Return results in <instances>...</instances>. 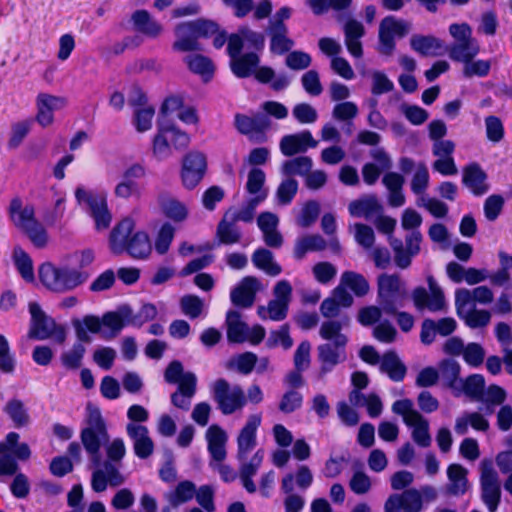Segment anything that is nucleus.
Listing matches in <instances>:
<instances>
[{
	"label": "nucleus",
	"instance_id": "obj_1",
	"mask_svg": "<svg viewBox=\"0 0 512 512\" xmlns=\"http://www.w3.org/2000/svg\"><path fill=\"white\" fill-rule=\"evenodd\" d=\"M134 228V221L124 218L111 230L108 242L113 254L126 252L134 259H145L150 255L152 247L148 234L134 231Z\"/></svg>",
	"mask_w": 512,
	"mask_h": 512
},
{
	"label": "nucleus",
	"instance_id": "obj_2",
	"mask_svg": "<svg viewBox=\"0 0 512 512\" xmlns=\"http://www.w3.org/2000/svg\"><path fill=\"white\" fill-rule=\"evenodd\" d=\"M129 316V305H121L115 311L106 312L100 319L95 315H86L82 320L72 321L77 340L90 343L92 341L88 332L102 333L104 339L115 338L126 326L125 318Z\"/></svg>",
	"mask_w": 512,
	"mask_h": 512
},
{
	"label": "nucleus",
	"instance_id": "obj_3",
	"mask_svg": "<svg viewBox=\"0 0 512 512\" xmlns=\"http://www.w3.org/2000/svg\"><path fill=\"white\" fill-rule=\"evenodd\" d=\"M409 299L407 283L399 274L382 273L377 277V303L384 314L394 315Z\"/></svg>",
	"mask_w": 512,
	"mask_h": 512
},
{
	"label": "nucleus",
	"instance_id": "obj_4",
	"mask_svg": "<svg viewBox=\"0 0 512 512\" xmlns=\"http://www.w3.org/2000/svg\"><path fill=\"white\" fill-rule=\"evenodd\" d=\"M219 31V25L208 19H197L194 21L182 22L175 27L176 41L173 49L179 52H192L201 50L199 38H208Z\"/></svg>",
	"mask_w": 512,
	"mask_h": 512
},
{
	"label": "nucleus",
	"instance_id": "obj_5",
	"mask_svg": "<svg viewBox=\"0 0 512 512\" xmlns=\"http://www.w3.org/2000/svg\"><path fill=\"white\" fill-rule=\"evenodd\" d=\"M9 213L14 225L22 230L37 248H44L48 243V234L43 225L34 217V207L24 205L18 197L12 199Z\"/></svg>",
	"mask_w": 512,
	"mask_h": 512
},
{
	"label": "nucleus",
	"instance_id": "obj_6",
	"mask_svg": "<svg viewBox=\"0 0 512 512\" xmlns=\"http://www.w3.org/2000/svg\"><path fill=\"white\" fill-rule=\"evenodd\" d=\"M39 279L51 291L63 293L75 289L88 279V274L69 267L44 263L39 268Z\"/></svg>",
	"mask_w": 512,
	"mask_h": 512
},
{
	"label": "nucleus",
	"instance_id": "obj_7",
	"mask_svg": "<svg viewBox=\"0 0 512 512\" xmlns=\"http://www.w3.org/2000/svg\"><path fill=\"white\" fill-rule=\"evenodd\" d=\"M31 314V323L28 336L32 339L46 340L53 338L58 344H63L66 340V329L58 325L55 320L48 316L36 302L29 304Z\"/></svg>",
	"mask_w": 512,
	"mask_h": 512
},
{
	"label": "nucleus",
	"instance_id": "obj_8",
	"mask_svg": "<svg viewBox=\"0 0 512 512\" xmlns=\"http://www.w3.org/2000/svg\"><path fill=\"white\" fill-rule=\"evenodd\" d=\"M19 434L9 432L0 442V476L16 475L19 469L17 460L26 461L31 450L26 443H19Z\"/></svg>",
	"mask_w": 512,
	"mask_h": 512
},
{
	"label": "nucleus",
	"instance_id": "obj_9",
	"mask_svg": "<svg viewBox=\"0 0 512 512\" xmlns=\"http://www.w3.org/2000/svg\"><path fill=\"white\" fill-rule=\"evenodd\" d=\"M212 398L217 408L224 415H231L241 410L246 404V396L239 385L231 386L224 378H219L211 385Z\"/></svg>",
	"mask_w": 512,
	"mask_h": 512
},
{
	"label": "nucleus",
	"instance_id": "obj_10",
	"mask_svg": "<svg viewBox=\"0 0 512 512\" xmlns=\"http://www.w3.org/2000/svg\"><path fill=\"white\" fill-rule=\"evenodd\" d=\"M383 208L375 197H367L352 201L349 204V212L354 217H364L373 221L378 231L390 234L396 226V220L382 215Z\"/></svg>",
	"mask_w": 512,
	"mask_h": 512
},
{
	"label": "nucleus",
	"instance_id": "obj_11",
	"mask_svg": "<svg viewBox=\"0 0 512 512\" xmlns=\"http://www.w3.org/2000/svg\"><path fill=\"white\" fill-rule=\"evenodd\" d=\"M411 30V23L389 15L379 25V53L390 56L395 50V38L405 37Z\"/></svg>",
	"mask_w": 512,
	"mask_h": 512
},
{
	"label": "nucleus",
	"instance_id": "obj_12",
	"mask_svg": "<svg viewBox=\"0 0 512 512\" xmlns=\"http://www.w3.org/2000/svg\"><path fill=\"white\" fill-rule=\"evenodd\" d=\"M236 130L255 143H263L267 140V131L271 127L269 116L264 113H255L251 116L237 113L234 116Z\"/></svg>",
	"mask_w": 512,
	"mask_h": 512
},
{
	"label": "nucleus",
	"instance_id": "obj_13",
	"mask_svg": "<svg viewBox=\"0 0 512 512\" xmlns=\"http://www.w3.org/2000/svg\"><path fill=\"white\" fill-rule=\"evenodd\" d=\"M429 292L426 288L416 287L411 294L414 306L418 311L427 309L430 312H445L447 303L441 287L432 276L427 278Z\"/></svg>",
	"mask_w": 512,
	"mask_h": 512
},
{
	"label": "nucleus",
	"instance_id": "obj_14",
	"mask_svg": "<svg viewBox=\"0 0 512 512\" xmlns=\"http://www.w3.org/2000/svg\"><path fill=\"white\" fill-rule=\"evenodd\" d=\"M481 499L490 512H495L501 500V484L498 473L490 461L481 463Z\"/></svg>",
	"mask_w": 512,
	"mask_h": 512
},
{
	"label": "nucleus",
	"instance_id": "obj_15",
	"mask_svg": "<svg viewBox=\"0 0 512 512\" xmlns=\"http://www.w3.org/2000/svg\"><path fill=\"white\" fill-rule=\"evenodd\" d=\"M348 337L338 338L337 343H324L317 347V358L320 363L319 377H324L347 359L346 345Z\"/></svg>",
	"mask_w": 512,
	"mask_h": 512
},
{
	"label": "nucleus",
	"instance_id": "obj_16",
	"mask_svg": "<svg viewBox=\"0 0 512 512\" xmlns=\"http://www.w3.org/2000/svg\"><path fill=\"white\" fill-rule=\"evenodd\" d=\"M78 203L94 219L97 230L107 229L112 221V215L107 207L104 194H75Z\"/></svg>",
	"mask_w": 512,
	"mask_h": 512
},
{
	"label": "nucleus",
	"instance_id": "obj_17",
	"mask_svg": "<svg viewBox=\"0 0 512 512\" xmlns=\"http://www.w3.org/2000/svg\"><path fill=\"white\" fill-rule=\"evenodd\" d=\"M313 161L308 156H299L287 160L282 164L281 172L284 176L276 192H297L298 181L295 175L305 176L310 172Z\"/></svg>",
	"mask_w": 512,
	"mask_h": 512
},
{
	"label": "nucleus",
	"instance_id": "obj_18",
	"mask_svg": "<svg viewBox=\"0 0 512 512\" xmlns=\"http://www.w3.org/2000/svg\"><path fill=\"white\" fill-rule=\"evenodd\" d=\"M337 21L342 24L344 43L348 52L355 58L363 56L361 39L365 36L366 30L362 22L352 17L339 15Z\"/></svg>",
	"mask_w": 512,
	"mask_h": 512
},
{
	"label": "nucleus",
	"instance_id": "obj_19",
	"mask_svg": "<svg viewBox=\"0 0 512 512\" xmlns=\"http://www.w3.org/2000/svg\"><path fill=\"white\" fill-rule=\"evenodd\" d=\"M207 168L206 157L203 153L192 151L188 153L182 164L181 178L186 189H194L202 180Z\"/></svg>",
	"mask_w": 512,
	"mask_h": 512
},
{
	"label": "nucleus",
	"instance_id": "obj_20",
	"mask_svg": "<svg viewBox=\"0 0 512 512\" xmlns=\"http://www.w3.org/2000/svg\"><path fill=\"white\" fill-rule=\"evenodd\" d=\"M119 463L111 461H101L100 466H95L92 473L91 486L97 492H103L107 486L118 487L125 482V477L119 471Z\"/></svg>",
	"mask_w": 512,
	"mask_h": 512
},
{
	"label": "nucleus",
	"instance_id": "obj_21",
	"mask_svg": "<svg viewBox=\"0 0 512 512\" xmlns=\"http://www.w3.org/2000/svg\"><path fill=\"white\" fill-rule=\"evenodd\" d=\"M423 507L421 492L415 488L402 494H391L384 504L385 512H420Z\"/></svg>",
	"mask_w": 512,
	"mask_h": 512
},
{
	"label": "nucleus",
	"instance_id": "obj_22",
	"mask_svg": "<svg viewBox=\"0 0 512 512\" xmlns=\"http://www.w3.org/2000/svg\"><path fill=\"white\" fill-rule=\"evenodd\" d=\"M261 424V416L259 414L250 415L240 430L237 437V454L238 461L247 459V455L257 445V429Z\"/></svg>",
	"mask_w": 512,
	"mask_h": 512
},
{
	"label": "nucleus",
	"instance_id": "obj_23",
	"mask_svg": "<svg viewBox=\"0 0 512 512\" xmlns=\"http://www.w3.org/2000/svg\"><path fill=\"white\" fill-rule=\"evenodd\" d=\"M126 433L133 442V450L138 458L147 459L153 454L155 445L146 426L128 423Z\"/></svg>",
	"mask_w": 512,
	"mask_h": 512
},
{
	"label": "nucleus",
	"instance_id": "obj_24",
	"mask_svg": "<svg viewBox=\"0 0 512 512\" xmlns=\"http://www.w3.org/2000/svg\"><path fill=\"white\" fill-rule=\"evenodd\" d=\"M457 328V322L452 317L441 318L437 321L426 318L421 324L420 340L424 345L434 342L437 334L446 337L451 335Z\"/></svg>",
	"mask_w": 512,
	"mask_h": 512
},
{
	"label": "nucleus",
	"instance_id": "obj_25",
	"mask_svg": "<svg viewBox=\"0 0 512 512\" xmlns=\"http://www.w3.org/2000/svg\"><path fill=\"white\" fill-rule=\"evenodd\" d=\"M318 143L309 130H303L299 133L283 136L279 147L283 155L293 156L298 153H305L308 148H316Z\"/></svg>",
	"mask_w": 512,
	"mask_h": 512
},
{
	"label": "nucleus",
	"instance_id": "obj_26",
	"mask_svg": "<svg viewBox=\"0 0 512 512\" xmlns=\"http://www.w3.org/2000/svg\"><path fill=\"white\" fill-rule=\"evenodd\" d=\"M259 289V280L253 276H246L231 290V302L233 305L240 308H250L255 302L256 294Z\"/></svg>",
	"mask_w": 512,
	"mask_h": 512
},
{
	"label": "nucleus",
	"instance_id": "obj_27",
	"mask_svg": "<svg viewBox=\"0 0 512 512\" xmlns=\"http://www.w3.org/2000/svg\"><path fill=\"white\" fill-rule=\"evenodd\" d=\"M81 442L89 455L90 461L93 466H100L101 464V453L100 448L102 445H106L109 441L108 432L93 430V429H83L81 431Z\"/></svg>",
	"mask_w": 512,
	"mask_h": 512
},
{
	"label": "nucleus",
	"instance_id": "obj_28",
	"mask_svg": "<svg viewBox=\"0 0 512 512\" xmlns=\"http://www.w3.org/2000/svg\"><path fill=\"white\" fill-rule=\"evenodd\" d=\"M196 391L197 377L193 372H188L184 378V382L180 383L177 390L171 394V403L178 409L188 411Z\"/></svg>",
	"mask_w": 512,
	"mask_h": 512
},
{
	"label": "nucleus",
	"instance_id": "obj_29",
	"mask_svg": "<svg viewBox=\"0 0 512 512\" xmlns=\"http://www.w3.org/2000/svg\"><path fill=\"white\" fill-rule=\"evenodd\" d=\"M227 433L218 425H211L206 431V440L208 443V452L211 456V462H223L227 456L226 442Z\"/></svg>",
	"mask_w": 512,
	"mask_h": 512
},
{
	"label": "nucleus",
	"instance_id": "obj_30",
	"mask_svg": "<svg viewBox=\"0 0 512 512\" xmlns=\"http://www.w3.org/2000/svg\"><path fill=\"white\" fill-rule=\"evenodd\" d=\"M269 36V50L272 54L282 56L290 52L295 46V41L289 36V28H266Z\"/></svg>",
	"mask_w": 512,
	"mask_h": 512
},
{
	"label": "nucleus",
	"instance_id": "obj_31",
	"mask_svg": "<svg viewBox=\"0 0 512 512\" xmlns=\"http://www.w3.org/2000/svg\"><path fill=\"white\" fill-rule=\"evenodd\" d=\"M238 221L226 211L223 218L217 225L216 237L219 244L232 245L241 240L242 234L239 227L236 225Z\"/></svg>",
	"mask_w": 512,
	"mask_h": 512
},
{
	"label": "nucleus",
	"instance_id": "obj_32",
	"mask_svg": "<svg viewBox=\"0 0 512 512\" xmlns=\"http://www.w3.org/2000/svg\"><path fill=\"white\" fill-rule=\"evenodd\" d=\"M410 46L422 56H438L444 52V42L432 35L415 34L410 38Z\"/></svg>",
	"mask_w": 512,
	"mask_h": 512
},
{
	"label": "nucleus",
	"instance_id": "obj_33",
	"mask_svg": "<svg viewBox=\"0 0 512 512\" xmlns=\"http://www.w3.org/2000/svg\"><path fill=\"white\" fill-rule=\"evenodd\" d=\"M131 21L134 29L148 37L156 38L162 32V26L154 20L147 10H136L132 16Z\"/></svg>",
	"mask_w": 512,
	"mask_h": 512
},
{
	"label": "nucleus",
	"instance_id": "obj_34",
	"mask_svg": "<svg viewBox=\"0 0 512 512\" xmlns=\"http://www.w3.org/2000/svg\"><path fill=\"white\" fill-rule=\"evenodd\" d=\"M260 63L259 55L255 52L241 54L230 60V68L238 78L251 76Z\"/></svg>",
	"mask_w": 512,
	"mask_h": 512
},
{
	"label": "nucleus",
	"instance_id": "obj_35",
	"mask_svg": "<svg viewBox=\"0 0 512 512\" xmlns=\"http://www.w3.org/2000/svg\"><path fill=\"white\" fill-rule=\"evenodd\" d=\"M463 183L473 192H485L490 188L486 173L477 163H471L463 169Z\"/></svg>",
	"mask_w": 512,
	"mask_h": 512
},
{
	"label": "nucleus",
	"instance_id": "obj_36",
	"mask_svg": "<svg viewBox=\"0 0 512 512\" xmlns=\"http://www.w3.org/2000/svg\"><path fill=\"white\" fill-rule=\"evenodd\" d=\"M227 339L231 343H243L248 337V325L241 320L240 312L229 310L226 315Z\"/></svg>",
	"mask_w": 512,
	"mask_h": 512
},
{
	"label": "nucleus",
	"instance_id": "obj_37",
	"mask_svg": "<svg viewBox=\"0 0 512 512\" xmlns=\"http://www.w3.org/2000/svg\"><path fill=\"white\" fill-rule=\"evenodd\" d=\"M380 370L396 382L402 381L407 372L406 366L394 351L384 353L380 362Z\"/></svg>",
	"mask_w": 512,
	"mask_h": 512
},
{
	"label": "nucleus",
	"instance_id": "obj_38",
	"mask_svg": "<svg viewBox=\"0 0 512 512\" xmlns=\"http://www.w3.org/2000/svg\"><path fill=\"white\" fill-rule=\"evenodd\" d=\"M467 469L460 464H451L447 469L450 484L447 492L450 495H463L468 489Z\"/></svg>",
	"mask_w": 512,
	"mask_h": 512
},
{
	"label": "nucleus",
	"instance_id": "obj_39",
	"mask_svg": "<svg viewBox=\"0 0 512 512\" xmlns=\"http://www.w3.org/2000/svg\"><path fill=\"white\" fill-rule=\"evenodd\" d=\"M351 319L348 315H342L339 319L324 321L321 324L319 335L322 339L331 341L330 343H337L338 338L347 337L341 333L343 328L350 326Z\"/></svg>",
	"mask_w": 512,
	"mask_h": 512
},
{
	"label": "nucleus",
	"instance_id": "obj_40",
	"mask_svg": "<svg viewBox=\"0 0 512 512\" xmlns=\"http://www.w3.org/2000/svg\"><path fill=\"white\" fill-rule=\"evenodd\" d=\"M480 52V45L477 39L463 43H453L448 51L451 60L455 62L467 63L473 60Z\"/></svg>",
	"mask_w": 512,
	"mask_h": 512
},
{
	"label": "nucleus",
	"instance_id": "obj_41",
	"mask_svg": "<svg viewBox=\"0 0 512 512\" xmlns=\"http://www.w3.org/2000/svg\"><path fill=\"white\" fill-rule=\"evenodd\" d=\"M327 247V241L319 234L306 235L296 240L294 257L302 260L309 251H323Z\"/></svg>",
	"mask_w": 512,
	"mask_h": 512
},
{
	"label": "nucleus",
	"instance_id": "obj_42",
	"mask_svg": "<svg viewBox=\"0 0 512 512\" xmlns=\"http://www.w3.org/2000/svg\"><path fill=\"white\" fill-rule=\"evenodd\" d=\"M195 493V484L189 480H185L178 483L175 490L167 493L165 498L173 508H176L179 505L191 500Z\"/></svg>",
	"mask_w": 512,
	"mask_h": 512
},
{
	"label": "nucleus",
	"instance_id": "obj_43",
	"mask_svg": "<svg viewBox=\"0 0 512 512\" xmlns=\"http://www.w3.org/2000/svg\"><path fill=\"white\" fill-rule=\"evenodd\" d=\"M252 262L257 268L271 276H277L282 271L280 265L274 262L272 252L265 248H259L253 253Z\"/></svg>",
	"mask_w": 512,
	"mask_h": 512
},
{
	"label": "nucleus",
	"instance_id": "obj_44",
	"mask_svg": "<svg viewBox=\"0 0 512 512\" xmlns=\"http://www.w3.org/2000/svg\"><path fill=\"white\" fill-rule=\"evenodd\" d=\"M464 394L471 400L480 401L485 396V379L481 374H472L462 382Z\"/></svg>",
	"mask_w": 512,
	"mask_h": 512
},
{
	"label": "nucleus",
	"instance_id": "obj_45",
	"mask_svg": "<svg viewBox=\"0 0 512 512\" xmlns=\"http://www.w3.org/2000/svg\"><path fill=\"white\" fill-rule=\"evenodd\" d=\"M288 309L289 305L272 299L267 306L260 305L257 308V314L262 320L282 321L287 317Z\"/></svg>",
	"mask_w": 512,
	"mask_h": 512
},
{
	"label": "nucleus",
	"instance_id": "obj_46",
	"mask_svg": "<svg viewBox=\"0 0 512 512\" xmlns=\"http://www.w3.org/2000/svg\"><path fill=\"white\" fill-rule=\"evenodd\" d=\"M341 284L349 287L358 297L365 296L370 290V285L366 278L353 271H346L342 274Z\"/></svg>",
	"mask_w": 512,
	"mask_h": 512
},
{
	"label": "nucleus",
	"instance_id": "obj_47",
	"mask_svg": "<svg viewBox=\"0 0 512 512\" xmlns=\"http://www.w3.org/2000/svg\"><path fill=\"white\" fill-rule=\"evenodd\" d=\"M143 176V167L140 165H133L125 172L122 181L116 186L115 192H123V190L133 192L139 190L141 188L139 180Z\"/></svg>",
	"mask_w": 512,
	"mask_h": 512
},
{
	"label": "nucleus",
	"instance_id": "obj_48",
	"mask_svg": "<svg viewBox=\"0 0 512 512\" xmlns=\"http://www.w3.org/2000/svg\"><path fill=\"white\" fill-rule=\"evenodd\" d=\"M266 346L270 349L281 346L284 350H288L293 346V339L290 336V326L286 323L278 329L272 330L266 340Z\"/></svg>",
	"mask_w": 512,
	"mask_h": 512
},
{
	"label": "nucleus",
	"instance_id": "obj_49",
	"mask_svg": "<svg viewBox=\"0 0 512 512\" xmlns=\"http://www.w3.org/2000/svg\"><path fill=\"white\" fill-rule=\"evenodd\" d=\"M13 259L15 266L25 281L34 280L33 264L30 256L19 246L14 248Z\"/></svg>",
	"mask_w": 512,
	"mask_h": 512
},
{
	"label": "nucleus",
	"instance_id": "obj_50",
	"mask_svg": "<svg viewBox=\"0 0 512 512\" xmlns=\"http://www.w3.org/2000/svg\"><path fill=\"white\" fill-rule=\"evenodd\" d=\"M266 194H259L256 197L248 200L244 206L237 210L235 207H230L227 211L239 222H252L255 215L257 206L264 201Z\"/></svg>",
	"mask_w": 512,
	"mask_h": 512
},
{
	"label": "nucleus",
	"instance_id": "obj_51",
	"mask_svg": "<svg viewBox=\"0 0 512 512\" xmlns=\"http://www.w3.org/2000/svg\"><path fill=\"white\" fill-rule=\"evenodd\" d=\"M460 365L454 359H444L439 364V379H441L446 386L455 388V384L460 375Z\"/></svg>",
	"mask_w": 512,
	"mask_h": 512
},
{
	"label": "nucleus",
	"instance_id": "obj_52",
	"mask_svg": "<svg viewBox=\"0 0 512 512\" xmlns=\"http://www.w3.org/2000/svg\"><path fill=\"white\" fill-rule=\"evenodd\" d=\"M415 421L411 423L413 427L412 438L421 447H428L431 444L429 434V423L421 414H413Z\"/></svg>",
	"mask_w": 512,
	"mask_h": 512
},
{
	"label": "nucleus",
	"instance_id": "obj_53",
	"mask_svg": "<svg viewBox=\"0 0 512 512\" xmlns=\"http://www.w3.org/2000/svg\"><path fill=\"white\" fill-rule=\"evenodd\" d=\"M84 342L78 340L72 348L62 353L60 359L62 365L69 370H76L82 364V359L86 353V348L83 345Z\"/></svg>",
	"mask_w": 512,
	"mask_h": 512
},
{
	"label": "nucleus",
	"instance_id": "obj_54",
	"mask_svg": "<svg viewBox=\"0 0 512 512\" xmlns=\"http://www.w3.org/2000/svg\"><path fill=\"white\" fill-rule=\"evenodd\" d=\"M190 71L201 76H211L214 71L212 61L201 54L188 55L184 58Z\"/></svg>",
	"mask_w": 512,
	"mask_h": 512
},
{
	"label": "nucleus",
	"instance_id": "obj_55",
	"mask_svg": "<svg viewBox=\"0 0 512 512\" xmlns=\"http://www.w3.org/2000/svg\"><path fill=\"white\" fill-rule=\"evenodd\" d=\"M358 113V106L354 102H340L333 107L332 118L335 121L347 123L349 126H353L352 121L357 117Z\"/></svg>",
	"mask_w": 512,
	"mask_h": 512
},
{
	"label": "nucleus",
	"instance_id": "obj_56",
	"mask_svg": "<svg viewBox=\"0 0 512 512\" xmlns=\"http://www.w3.org/2000/svg\"><path fill=\"white\" fill-rule=\"evenodd\" d=\"M4 411L10 417L16 427L26 426L29 423V415L21 400L12 399L8 401Z\"/></svg>",
	"mask_w": 512,
	"mask_h": 512
},
{
	"label": "nucleus",
	"instance_id": "obj_57",
	"mask_svg": "<svg viewBox=\"0 0 512 512\" xmlns=\"http://www.w3.org/2000/svg\"><path fill=\"white\" fill-rule=\"evenodd\" d=\"M179 305L182 313L190 319L200 317L205 306L204 301L199 296L193 294L181 297Z\"/></svg>",
	"mask_w": 512,
	"mask_h": 512
},
{
	"label": "nucleus",
	"instance_id": "obj_58",
	"mask_svg": "<svg viewBox=\"0 0 512 512\" xmlns=\"http://www.w3.org/2000/svg\"><path fill=\"white\" fill-rule=\"evenodd\" d=\"M161 131H166L171 136L172 144L176 149H184L190 143L189 135L169 119H161Z\"/></svg>",
	"mask_w": 512,
	"mask_h": 512
},
{
	"label": "nucleus",
	"instance_id": "obj_59",
	"mask_svg": "<svg viewBox=\"0 0 512 512\" xmlns=\"http://www.w3.org/2000/svg\"><path fill=\"white\" fill-rule=\"evenodd\" d=\"M166 131H161V119H157V134L153 139V154L159 160L168 158L171 155V147Z\"/></svg>",
	"mask_w": 512,
	"mask_h": 512
},
{
	"label": "nucleus",
	"instance_id": "obj_60",
	"mask_svg": "<svg viewBox=\"0 0 512 512\" xmlns=\"http://www.w3.org/2000/svg\"><path fill=\"white\" fill-rule=\"evenodd\" d=\"M257 362V356L252 352L242 353L232 359H230L226 368H236L240 373L247 375L252 372Z\"/></svg>",
	"mask_w": 512,
	"mask_h": 512
},
{
	"label": "nucleus",
	"instance_id": "obj_61",
	"mask_svg": "<svg viewBox=\"0 0 512 512\" xmlns=\"http://www.w3.org/2000/svg\"><path fill=\"white\" fill-rule=\"evenodd\" d=\"M285 65L287 68L294 71L305 70L310 67L312 63V57L309 53L301 50H290L286 53Z\"/></svg>",
	"mask_w": 512,
	"mask_h": 512
},
{
	"label": "nucleus",
	"instance_id": "obj_62",
	"mask_svg": "<svg viewBox=\"0 0 512 512\" xmlns=\"http://www.w3.org/2000/svg\"><path fill=\"white\" fill-rule=\"evenodd\" d=\"M303 395L297 390L286 391L278 405L279 410L284 414H291L302 407Z\"/></svg>",
	"mask_w": 512,
	"mask_h": 512
},
{
	"label": "nucleus",
	"instance_id": "obj_63",
	"mask_svg": "<svg viewBox=\"0 0 512 512\" xmlns=\"http://www.w3.org/2000/svg\"><path fill=\"white\" fill-rule=\"evenodd\" d=\"M320 214V205L315 200L306 202L297 218V224L303 228L310 227Z\"/></svg>",
	"mask_w": 512,
	"mask_h": 512
},
{
	"label": "nucleus",
	"instance_id": "obj_64",
	"mask_svg": "<svg viewBox=\"0 0 512 512\" xmlns=\"http://www.w3.org/2000/svg\"><path fill=\"white\" fill-rule=\"evenodd\" d=\"M301 84L306 93L311 96H319L323 92L319 73L314 69L306 71L301 76Z\"/></svg>",
	"mask_w": 512,
	"mask_h": 512
}]
</instances>
